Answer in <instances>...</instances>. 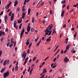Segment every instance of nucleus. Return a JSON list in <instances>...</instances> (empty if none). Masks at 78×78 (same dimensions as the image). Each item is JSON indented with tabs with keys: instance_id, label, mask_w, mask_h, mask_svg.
Here are the masks:
<instances>
[{
	"instance_id": "obj_4",
	"label": "nucleus",
	"mask_w": 78,
	"mask_h": 78,
	"mask_svg": "<svg viewBox=\"0 0 78 78\" xmlns=\"http://www.w3.org/2000/svg\"><path fill=\"white\" fill-rule=\"evenodd\" d=\"M14 13L12 14L11 16L10 21H12V20H14Z\"/></svg>"
},
{
	"instance_id": "obj_5",
	"label": "nucleus",
	"mask_w": 78,
	"mask_h": 78,
	"mask_svg": "<svg viewBox=\"0 0 78 78\" xmlns=\"http://www.w3.org/2000/svg\"><path fill=\"white\" fill-rule=\"evenodd\" d=\"M69 61V59L67 57H65L64 59V62H67Z\"/></svg>"
},
{
	"instance_id": "obj_34",
	"label": "nucleus",
	"mask_w": 78,
	"mask_h": 78,
	"mask_svg": "<svg viewBox=\"0 0 78 78\" xmlns=\"http://www.w3.org/2000/svg\"><path fill=\"white\" fill-rule=\"evenodd\" d=\"M36 58H37L36 57H35L34 58L33 60V61H35V60H36Z\"/></svg>"
},
{
	"instance_id": "obj_44",
	"label": "nucleus",
	"mask_w": 78,
	"mask_h": 78,
	"mask_svg": "<svg viewBox=\"0 0 78 78\" xmlns=\"http://www.w3.org/2000/svg\"><path fill=\"white\" fill-rule=\"evenodd\" d=\"M67 49H66V50L64 51V52H63L64 54H66V53H67Z\"/></svg>"
},
{
	"instance_id": "obj_23",
	"label": "nucleus",
	"mask_w": 78,
	"mask_h": 78,
	"mask_svg": "<svg viewBox=\"0 0 78 78\" xmlns=\"http://www.w3.org/2000/svg\"><path fill=\"white\" fill-rule=\"evenodd\" d=\"M19 69V66H16L15 68V70H16V71H17L18 70V69Z\"/></svg>"
},
{
	"instance_id": "obj_25",
	"label": "nucleus",
	"mask_w": 78,
	"mask_h": 78,
	"mask_svg": "<svg viewBox=\"0 0 78 78\" xmlns=\"http://www.w3.org/2000/svg\"><path fill=\"white\" fill-rule=\"evenodd\" d=\"M20 8L18 7L16 9V11H17V12H19V11H20Z\"/></svg>"
},
{
	"instance_id": "obj_22",
	"label": "nucleus",
	"mask_w": 78,
	"mask_h": 78,
	"mask_svg": "<svg viewBox=\"0 0 78 78\" xmlns=\"http://www.w3.org/2000/svg\"><path fill=\"white\" fill-rule=\"evenodd\" d=\"M12 14V11H11L9 13V16H11V14Z\"/></svg>"
},
{
	"instance_id": "obj_14",
	"label": "nucleus",
	"mask_w": 78,
	"mask_h": 78,
	"mask_svg": "<svg viewBox=\"0 0 78 78\" xmlns=\"http://www.w3.org/2000/svg\"><path fill=\"white\" fill-rule=\"evenodd\" d=\"M24 32H25V29L24 28V27H23V30L21 32V34H23V33H24Z\"/></svg>"
},
{
	"instance_id": "obj_47",
	"label": "nucleus",
	"mask_w": 78,
	"mask_h": 78,
	"mask_svg": "<svg viewBox=\"0 0 78 78\" xmlns=\"http://www.w3.org/2000/svg\"><path fill=\"white\" fill-rule=\"evenodd\" d=\"M7 18H8V16H7V15H5V19H7Z\"/></svg>"
},
{
	"instance_id": "obj_49",
	"label": "nucleus",
	"mask_w": 78,
	"mask_h": 78,
	"mask_svg": "<svg viewBox=\"0 0 78 78\" xmlns=\"http://www.w3.org/2000/svg\"><path fill=\"white\" fill-rule=\"evenodd\" d=\"M64 53V50H62L61 51V54H62Z\"/></svg>"
},
{
	"instance_id": "obj_48",
	"label": "nucleus",
	"mask_w": 78,
	"mask_h": 78,
	"mask_svg": "<svg viewBox=\"0 0 78 78\" xmlns=\"http://www.w3.org/2000/svg\"><path fill=\"white\" fill-rule=\"evenodd\" d=\"M3 14V11L1 13H0V16H1V15H2Z\"/></svg>"
},
{
	"instance_id": "obj_64",
	"label": "nucleus",
	"mask_w": 78,
	"mask_h": 78,
	"mask_svg": "<svg viewBox=\"0 0 78 78\" xmlns=\"http://www.w3.org/2000/svg\"><path fill=\"white\" fill-rule=\"evenodd\" d=\"M22 11H24H24H25V9L24 8V9H22Z\"/></svg>"
},
{
	"instance_id": "obj_11",
	"label": "nucleus",
	"mask_w": 78,
	"mask_h": 78,
	"mask_svg": "<svg viewBox=\"0 0 78 78\" xmlns=\"http://www.w3.org/2000/svg\"><path fill=\"white\" fill-rule=\"evenodd\" d=\"M65 12V11H64V10L62 12L61 14V16L62 17H64V14Z\"/></svg>"
},
{
	"instance_id": "obj_51",
	"label": "nucleus",
	"mask_w": 78,
	"mask_h": 78,
	"mask_svg": "<svg viewBox=\"0 0 78 78\" xmlns=\"http://www.w3.org/2000/svg\"><path fill=\"white\" fill-rule=\"evenodd\" d=\"M56 67V65L53 66L52 67V69H55Z\"/></svg>"
},
{
	"instance_id": "obj_59",
	"label": "nucleus",
	"mask_w": 78,
	"mask_h": 78,
	"mask_svg": "<svg viewBox=\"0 0 78 78\" xmlns=\"http://www.w3.org/2000/svg\"><path fill=\"white\" fill-rule=\"evenodd\" d=\"M56 60V58H55L54 59H53V61L54 62H55V61Z\"/></svg>"
},
{
	"instance_id": "obj_63",
	"label": "nucleus",
	"mask_w": 78,
	"mask_h": 78,
	"mask_svg": "<svg viewBox=\"0 0 78 78\" xmlns=\"http://www.w3.org/2000/svg\"><path fill=\"white\" fill-rule=\"evenodd\" d=\"M17 50V47H16L15 48V51H16V50Z\"/></svg>"
},
{
	"instance_id": "obj_53",
	"label": "nucleus",
	"mask_w": 78,
	"mask_h": 78,
	"mask_svg": "<svg viewBox=\"0 0 78 78\" xmlns=\"http://www.w3.org/2000/svg\"><path fill=\"white\" fill-rule=\"evenodd\" d=\"M50 13L51 14H52V10H50Z\"/></svg>"
},
{
	"instance_id": "obj_43",
	"label": "nucleus",
	"mask_w": 78,
	"mask_h": 78,
	"mask_svg": "<svg viewBox=\"0 0 78 78\" xmlns=\"http://www.w3.org/2000/svg\"><path fill=\"white\" fill-rule=\"evenodd\" d=\"M58 47H59V45H58L56 48L55 49V50L54 51V52H55V51H56V49H57V48H58Z\"/></svg>"
},
{
	"instance_id": "obj_27",
	"label": "nucleus",
	"mask_w": 78,
	"mask_h": 78,
	"mask_svg": "<svg viewBox=\"0 0 78 78\" xmlns=\"http://www.w3.org/2000/svg\"><path fill=\"white\" fill-rule=\"evenodd\" d=\"M9 44H10V42H8V43H7L6 44V46L7 47H8L9 46Z\"/></svg>"
},
{
	"instance_id": "obj_33",
	"label": "nucleus",
	"mask_w": 78,
	"mask_h": 78,
	"mask_svg": "<svg viewBox=\"0 0 78 78\" xmlns=\"http://www.w3.org/2000/svg\"><path fill=\"white\" fill-rule=\"evenodd\" d=\"M32 45V43H31L30 44L29 46V48H30L31 47V46Z\"/></svg>"
},
{
	"instance_id": "obj_39",
	"label": "nucleus",
	"mask_w": 78,
	"mask_h": 78,
	"mask_svg": "<svg viewBox=\"0 0 78 78\" xmlns=\"http://www.w3.org/2000/svg\"><path fill=\"white\" fill-rule=\"evenodd\" d=\"M11 3H12V2H10L9 4H8L7 5H9V6H10L11 5Z\"/></svg>"
},
{
	"instance_id": "obj_29",
	"label": "nucleus",
	"mask_w": 78,
	"mask_h": 78,
	"mask_svg": "<svg viewBox=\"0 0 78 78\" xmlns=\"http://www.w3.org/2000/svg\"><path fill=\"white\" fill-rule=\"evenodd\" d=\"M38 39H39V37H38L36 39H35V42H37V40H38Z\"/></svg>"
},
{
	"instance_id": "obj_19",
	"label": "nucleus",
	"mask_w": 78,
	"mask_h": 78,
	"mask_svg": "<svg viewBox=\"0 0 78 78\" xmlns=\"http://www.w3.org/2000/svg\"><path fill=\"white\" fill-rule=\"evenodd\" d=\"M32 22L33 23H34V18L33 17L32 20Z\"/></svg>"
},
{
	"instance_id": "obj_13",
	"label": "nucleus",
	"mask_w": 78,
	"mask_h": 78,
	"mask_svg": "<svg viewBox=\"0 0 78 78\" xmlns=\"http://www.w3.org/2000/svg\"><path fill=\"white\" fill-rule=\"evenodd\" d=\"M70 44H69L66 46V50H68L70 48Z\"/></svg>"
},
{
	"instance_id": "obj_58",
	"label": "nucleus",
	"mask_w": 78,
	"mask_h": 78,
	"mask_svg": "<svg viewBox=\"0 0 78 78\" xmlns=\"http://www.w3.org/2000/svg\"><path fill=\"white\" fill-rule=\"evenodd\" d=\"M76 53V51L75 50H73V53Z\"/></svg>"
},
{
	"instance_id": "obj_46",
	"label": "nucleus",
	"mask_w": 78,
	"mask_h": 78,
	"mask_svg": "<svg viewBox=\"0 0 78 78\" xmlns=\"http://www.w3.org/2000/svg\"><path fill=\"white\" fill-rule=\"evenodd\" d=\"M76 33H77V32H75V34L74 35V37H76Z\"/></svg>"
},
{
	"instance_id": "obj_40",
	"label": "nucleus",
	"mask_w": 78,
	"mask_h": 78,
	"mask_svg": "<svg viewBox=\"0 0 78 78\" xmlns=\"http://www.w3.org/2000/svg\"><path fill=\"white\" fill-rule=\"evenodd\" d=\"M16 45V41H15L14 43V45L13 46L14 47H15Z\"/></svg>"
},
{
	"instance_id": "obj_7",
	"label": "nucleus",
	"mask_w": 78,
	"mask_h": 78,
	"mask_svg": "<svg viewBox=\"0 0 78 78\" xmlns=\"http://www.w3.org/2000/svg\"><path fill=\"white\" fill-rule=\"evenodd\" d=\"M30 29H31V27H27V31L28 33H29L30 31Z\"/></svg>"
},
{
	"instance_id": "obj_37",
	"label": "nucleus",
	"mask_w": 78,
	"mask_h": 78,
	"mask_svg": "<svg viewBox=\"0 0 78 78\" xmlns=\"http://www.w3.org/2000/svg\"><path fill=\"white\" fill-rule=\"evenodd\" d=\"M6 32L8 31L9 29H8V28H6V29L5 30Z\"/></svg>"
},
{
	"instance_id": "obj_8",
	"label": "nucleus",
	"mask_w": 78,
	"mask_h": 78,
	"mask_svg": "<svg viewBox=\"0 0 78 78\" xmlns=\"http://www.w3.org/2000/svg\"><path fill=\"white\" fill-rule=\"evenodd\" d=\"M22 15V19H24V18H25V15H26L25 13V12L23 13Z\"/></svg>"
},
{
	"instance_id": "obj_9",
	"label": "nucleus",
	"mask_w": 78,
	"mask_h": 78,
	"mask_svg": "<svg viewBox=\"0 0 78 78\" xmlns=\"http://www.w3.org/2000/svg\"><path fill=\"white\" fill-rule=\"evenodd\" d=\"M18 3V2L17 1H15V3L14 4V6H16L17 5V4Z\"/></svg>"
},
{
	"instance_id": "obj_17",
	"label": "nucleus",
	"mask_w": 78,
	"mask_h": 78,
	"mask_svg": "<svg viewBox=\"0 0 78 78\" xmlns=\"http://www.w3.org/2000/svg\"><path fill=\"white\" fill-rule=\"evenodd\" d=\"M30 12H31V9H29L28 10V15H30Z\"/></svg>"
},
{
	"instance_id": "obj_54",
	"label": "nucleus",
	"mask_w": 78,
	"mask_h": 78,
	"mask_svg": "<svg viewBox=\"0 0 78 78\" xmlns=\"http://www.w3.org/2000/svg\"><path fill=\"white\" fill-rule=\"evenodd\" d=\"M44 2H42V3H41V5H44Z\"/></svg>"
},
{
	"instance_id": "obj_50",
	"label": "nucleus",
	"mask_w": 78,
	"mask_h": 78,
	"mask_svg": "<svg viewBox=\"0 0 78 78\" xmlns=\"http://www.w3.org/2000/svg\"><path fill=\"white\" fill-rule=\"evenodd\" d=\"M30 67L29 66V69H28V70H27V72H29L30 71Z\"/></svg>"
},
{
	"instance_id": "obj_60",
	"label": "nucleus",
	"mask_w": 78,
	"mask_h": 78,
	"mask_svg": "<svg viewBox=\"0 0 78 78\" xmlns=\"http://www.w3.org/2000/svg\"><path fill=\"white\" fill-rule=\"evenodd\" d=\"M3 38H2L1 39L0 41H1V42H2V41H3Z\"/></svg>"
},
{
	"instance_id": "obj_30",
	"label": "nucleus",
	"mask_w": 78,
	"mask_h": 78,
	"mask_svg": "<svg viewBox=\"0 0 78 78\" xmlns=\"http://www.w3.org/2000/svg\"><path fill=\"white\" fill-rule=\"evenodd\" d=\"M59 49H58V51H57V52L55 53V54L54 55V56H55L56 55V54H57L58 53V52H59Z\"/></svg>"
},
{
	"instance_id": "obj_36",
	"label": "nucleus",
	"mask_w": 78,
	"mask_h": 78,
	"mask_svg": "<svg viewBox=\"0 0 78 78\" xmlns=\"http://www.w3.org/2000/svg\"><path fill=\"white\" fill-rule=\"evenodd\" d=\"M51 40V39L50 38H47L46 39V41H50Z\"/></svg>"
},
{
	"instance_id": "obj_56",
	"label": "nucleus",
	"mask_w": 78,
	"mask_h": 78,
	"mask_svg": "<svg viewBox=\"0 0 78 78\" xmlns=\"http://www.w3.org/2000/svg\"><path fill=\"white\" fill-rule=\"evenodd\" d=\"M49 58V56H48V57H47L44 60V61H46V60H47V59H48V58Z\"/></svg>"
},
{
	"instance_id": "obj_12",
	"label": "nucleus",
	"mask_w": 78,
	"mask_h": 78,
	"mask_svg": "<svg viewBox=\"0 0 78 78\" xmlns=\"http://www.w3.org/2000/svg\"><path fill=\"white\" fill-rule=\"evenodd\" d=\"M29 41H30V39H28L26 41V45H27V46L29 45V44L30 43V42H29Z\"/></svg>"
},
{
	"instance_id": "obj_2",
	"label": "nucleus",
	"mask_w": 78,
	"mask_h": 78,
	"mask_svg": "<svg viewBox=\"0 0 78 78\" xmlns=\"http://www.w3.org/2000/svg\"><path fill=\"white\" fill-rule=\"evenodd\" d=\"M9 71H7V72L4 73L3 75L4 76L3 78H5L6 77H7L8 76H9Z\"/></svg>"
},
{
	"instance_id": "obj_16",
	"label": "nucleus",
	"mask_w": 78,
	"mask_h": 78,
	"mask_svg": "<svg viewBox=\"0 0 78 78\" xmlns=\"http://www.w3.org/2000/svg\"><path fill=\"white\" fill-rule=\"evenodd\" d=\"M9 6H10L7 5L5 7V9H8L9 8Z\"/></svg>"
},
{
	"instance_id": "obj_38",
	"label": "nucleus",
	"mask_w": 78,
	"mask_h": 78,
	"mask_svg": "<svg viewBox=\"0 0 78 78\" xmlns=\"http://www.w3.org/2000/svg\"><path fill=\"white\" fill-rule=\"evenodd\" d=\"M26 3H27V0H25L24 2L23 5H26Z\"/></svg>"
},
{
	"instance_id": "obj_15",
	"label": "nucleus",
	"mask_w": 78,
	"mask_h": 78,
	"mask_svg": "<svg viewBox=\"0 0 78 78\" xmlns=\"http://www.w3.org/2000/svg\"><path fill=\"white\" fill-rule=\"evenodd\" d=\"M7 61V60H5L4 62V63L3 64V66H5L6 65V63Z\"/></svg>"
},
{
	"instance_id": "obj_45",
	"label": "nucleus",
	"mask_w": 78,
	"mask_h": 78,
	"mask_svg": "<svg viewBox=\"0 0 78 78\" xmlns=\"http://www.w3.org/2000/svg\"><path fill=\"white\" fill-rule=\"evenodd\" d=\"M49 34H48V36H50V35L51 34V31H50L49 32Z\"/></svg>"
},
{
	"instance_id": "obj_41",
	"label": "nucleus",
	"mask_w": 78,
	"mask_h": 78,
	"mask_svg": "<svg viewBox=\"0 0 78 78\" xmlns=\"http://www.w3.org/2000/svg\"><path fill=\"white\" fill-rule=\"evenodd\" d=\"M23 36V34H21V35H20V38L21 39H22V38Z\"/></svg>"
},
{
	"instance_id": "obj_31",
	"label": "nucleus",
	"mask_w": 78,
	"mask_h": 78,
	"mask_svg": "<svg viewBox=\"0 0 78 78\" xmlns=\"http://www.w3.org/2000/svg\"><path fill=\"white\" fill-rule=\"evenodd\" d=\"M30 31L31 32H34V30L33 29V27L31 28Z\"/></svg>"
},
{
	"instance_id": "obj_21",
	"label": "nucleus",
	"mask_w": 78,
	"mask_h": 78,
	"mask_svg": "<svg viewBox=\"0 0 78 78\" xmlns=\"http://www.w3.org/2000/svg\"><path fill=\"white\" fill-rule=\"evenodd\" d=\"M5 70V68H2L1 70L0 73H2V72H3Z\"/></svg>"
},
{
	"instance_id": "obj_52",
	"label": "nucleus",
	"mask_w": 78,
	"mask_h": 78,
	"mask_svg": "<svg viewBox=\"0 0 78 78\" xmlns=\"http://www.w3.org/2000/svg\"><path fill=\"white\" fill-rule=\"evenodd\" d=\"M39 14V13L38 12H37L36 13V16L37 17H38V14Z\"/></svg>"
},
{
	"instance_id": "obj_20",
	"label": "nucleus",
	"mask_w": 78,
	"mask_h": 78,
	"mask_svg": "<svg viewBox=\"0 0 78 78\" xmlns=\"http://www.w3.org/2000/svg\"><path fill=\"white\" fill-rule=\"evenodd\" d=\"M14 40V39L13 38H12L11 39V43H12L13 44H14V41H13Z\"/></svg>"
},
{
	"instance_id": "obj_26",
	"label": "nucleus",
	"mask_w": 78,
	"mask_h": 78,
	"mask_svg": "<svg viewBox=\"0 0 78 78\" xmlns=\"http://www.w3.org/2000/svg\"><path fill=\"white\" fill-rule=\"evenodd\" d=\"M18 23H22V21H21L20 20H18Z\"/></svg>"
},
{
	"instance_id": "obj_32",
	"label": "nucleus",
	"mask_w": 78,
	"mask_h": 78,
	"mask_svg": "<svg viewBox=\"0 0 78 78\" xmlns=\"http://www.w3.org/2000/svg\"><path fill=\"white\" fill-rule=\"evenodd\" d=\"M27 61H28V60H25V62H24V64L23 65V66H25V64L27 62Z\"/></svg>"
},
{
	"instance_id": "obj_55",
	"label": "nucleus",
	"mask_w": 78,
	"mask_h": 78,
	"mask_svg": "<svg viewBox=\"0 0 78 78\" xmlns=\"http://www.w3.org/2000/svg\"><path fill=\"white\" fill-rule=\"evenodd\" d=\"M12 44H10V45L9 46V47H12Z\"/></svg>"
},
{
	"instance_id": "obj_10",
	"label": "nucleus",
	"mask_w": 78,
	"mask_h": 78,
	"mask_svg": "<svg viewBox=\"0 0 78 78\" xmlns=\"http://www.w3.org/2000/svg\"><path fill=\"white\" fill-rule=\"evenodd\" d=\"M27 55V53H25V52H23V53L22 58H23L24 56H26Z\"/></svg>"
},
{
	"instance_id": "obj_28",
	"label": "nucleus",
	"mask_w": 78,
	"mask_h": 78,
	"mask_svg": "<svg viewBox=\"0 0 78 78\" xmlns=\"http://www.w3.org/2000/svg\"><path fill=\"white\" fill-rule=\"evenodd\" d=\"M27 54L30 53V49H28L27 51Z\"/></svg>"
},
{
	"instance_id": "obj_57",
	"label": "nucleus",
	"mask_w": 78,
	"mask_h": 78,
	"mask_svg": "<svg viewBox=\"0 0 78 78\" xmlns=\"http://www.w3.org/2000/svg\"><path fill=\"white\" fill-rule=\"evenodd\" d=\"M10 10H11V9H9L7 10V12H9V11H10Z\"/></svg>"
},
{
	"instance_id": "obj_18",
	"label": "nucleus",
	"mask_w": 78,
	"mask_h": 78,
	"mask_svg": "<svg viewBox=\"0 0 78 78\" xmlns=\"http://www.w3.org/2000/svg\"><path fill=\"white\" fill-rule=\"evenodd\" d=\"M33 67L30 70L29 72L30 73V75L32 73V72L33 71Z\"/></svg>"
},
{
	"instance_id": "obj_61",
	"label": "nucleus",
	"mask_w": 78,
	"mask_h": 78,
	"mask_svg": "<svg viewBox=\"0 0 78 78\" xmlns=\"http://www.w3.org/2000/svg\"><path fill=\"white\" fill-rule=\"evenodd\" d=\"M32 67H33V68L34 67V64H33L32 65L31 67L32 68Z\"/></svg>"
},
{
	"instance_id": "obj_3",
	"label": "nucleus",
	"mask_w": 78,
	"mask_h": 78,
	"mask_svg": "<svg viewBox=\"0 0 78 78\" xmlns=\"http://www.w3.org/2000/svg\"><path fill=\"white\" fill-rule=\"evenodd\" d=\"M14 27H15V28H16V30H17V29H18V26H16V24H17V22H16V21H14Z\"/></svg>"
},
{
	"instance_id": "obj_35",
	"label": "nucleus",
	"mask_w": 78,
	"mask_h": 78,
	"mask_svg": "<svg viewBox=\"0 0 78 78\" xmlns=\"http://www.w3.org/2000/svg\"><path fill=\"white\" fill-rule=\"evenodd\" d=\"M78 6V3L76 5H73V7H75V8L77 6Z\"/></svg>"
},
{
	"instance_id": "obj_6",
	"label": "nucleus",
	"mask_w": 78,
	"mask_h": 78,
	"mask_svg": "<svg viewBox=\"0 0 78 78\" xmlns=\"http://www.w3.org/2000/svg\"><path fill=\"white\" fill-rule=\"evenodd\" d=\"M2 35H5V32L1 30L0 31V36H1Z\"/></svg>"
},
{
	"instance_id": "obj_1",
	"label": "nucleus",
	"mask_w": 78,
	"mask_h": 78,
	"mask_svg": "<svg viewBox=\"0 0 78 78\" xmlns=\"http://www.w3.org/2000/svg\"><path fill=\"white\" fill-rule=\"evenodd\" d=\"M53 25H52V24H51V25H49L47 27L46 29V30H45L44 31L46 32L45 34L47 35H48V32H50V30H51L52 28H53Z\"/></svg>"
},
{
	"instance_id": "obj_62",
	"label": "nucleus",
	"mask_w": 78,
	"mask_h": 78,
	"mask_svg": "<svg viewBox=\"0 0 78 78\" xmlns=\"http://www.w3.org/2000/svg\"><path fill=\"white\" fill-rule=\"evenodd\" d=\"M25 73V71H24L23 72V75H24Z\"/></svg>"
},
{
	"instance_id": "obj_42",
	"label": "nucleus",
	"mask_w": 78,
	"mask_h": 78,
	"mask_svg": "<svg viewBox=\"0 0 78 78\" xmlns=\"http://www.w3.org/2000/svg\"><path fill=\"white\" fill-rule=\"evenodd\" d=\"M39 44H40V43H39V42L38 43H37L36 45L37 47H38V46H39Z\"/></svg>"
},
{
	"instance_id": "obj_24",
	"label": "nucleus",
	"mask_w": 78,
	"mask_h": 78,
	"mask_svg": "<svg viewBox=\"0 0 78 78\" xmlns=\"http://www.w3.org/2000/svg\"><path fill=\"white\" fill-rule=\"evenodd\" d=\"M43 72H44V73H46V72H47V70L46 69V68H44L43 69Z\"/></svg>"
}]
</instances>
